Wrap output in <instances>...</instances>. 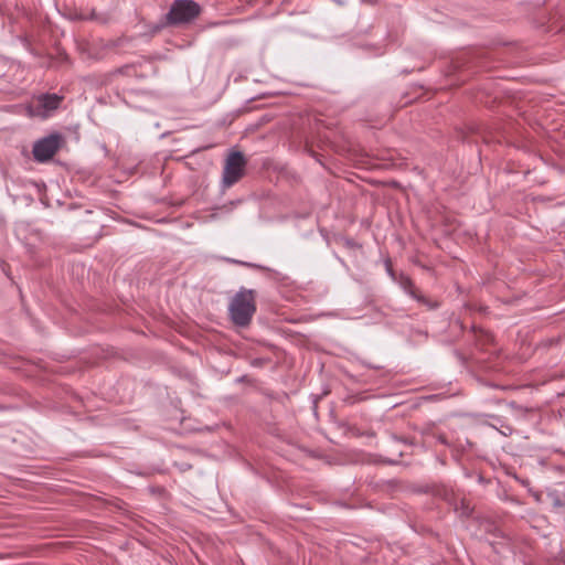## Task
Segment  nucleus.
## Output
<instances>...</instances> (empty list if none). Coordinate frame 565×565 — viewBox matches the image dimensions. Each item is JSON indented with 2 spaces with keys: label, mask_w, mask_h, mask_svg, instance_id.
Returning a JSON list of instances; mask_svg holds the SVG:
<instances>
[{
  "label": "nucleus",
  "mask_w": 565,
  "mask_h": 565,
  "mask_svg": "<svg viewBox=\"0 0 565 565\" xmlns=\"http://www.w3.org/2000/svg\"><path fill=\"white\" fill-rule=\"evenodd\" d=\"M256 312V292L242 287L231 299L228 315L231 321L241 328L249 326Z\"/></svg>",
  "instance_id": "1"
},
{
  "label": "nucleus",
  "mask_w": 565,
  "mask_h": 565,
  "mask_svg": "<svg viewBox=\"0 0 565 565\" xmlns=\"http://www.w3.org/2000/svg\"><path fill=\"white\" fill-rule=\"evenodd\" d=\"M201 13V7L193 0H175L168 13L166 23L168 25H181L192 22Z\"/></svg>",
  "instance_id": "2"
},
{
  "label": "nucleus",
  "mask_w": 565,
  "mask_h": 565,
  "mask_svg": "<svg viewBox=\"0 0 565 565\" xmlns=\"http://www.w3.org/2000/svg\"><path fill=\"white\" fill-rule=\"evenodd\" d=\"M245 164V158L241 152H232L227 157L223 170V183L225 186H232L243 177Z\"/></svg>",
  "instance_id": "3"
},
{
  "label": "nucleus",
  "mask_w": 565,
  "mask_h": 565,
  "mask_svg": "<svg viewBox=\"0 0 565 565\" xmlns=\"http://www.w3.org/2000/svg\"><path fill=\"white\" fill-rule=\"evenodd\" d=\"M61 97L56 94H45L36 97L29 106V113L33 117L47 118L57 109Z\"/></svg>",
  "instance_id": "4"
},
{
  "label": "nucleus",
  "mask_w": 565,
  "mask_h": 565,
  "mask_svg": "<svg viewBox=\"0 0 565 565\" xmlns=\"http://www.w3.org/2000/svg\"><path fill=\"white\" fill-rule=\"evenodd\" d=\"M60 146L61 137L58 135H50L34 143L33 157L39 162H45L57 152Z\"/></svg>",
  "instance_id": "5"
},
{
  "label": "nucleus",
  "mask_w": 565,
  "mask_h": 565,
  "mask_svg": "<svg viewBox=\"0 0 565 565\" xmlns=\"http://www.w3.org/2000/svg\"><path fill=\"white\" fill-rule=\"evenodd\" d=\"M404 287H405L406 291H407L412 297L417 298V295H416V292H415V288H414V286H413V284H412V281H411V280H407Z\"/></svg>",
  "instance_id": "6"
},
{
  "label": "nucleus",
  "mask_w": 565,
  "mask_h": 565,
  "mask_svg": "<svg viewBox=\"0 0 565 565\" xmlns=\"http://www.w3.org/2000/svg\"><path fill=\"white\" fill-rule=\"evenodd\" d=\"M556 507H561L562 505V502L559 500H556L555 503H554Z\"/></svg>",
  "instance_id": "7"
}]
</instances>
